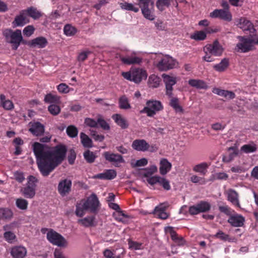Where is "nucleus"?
<instances>
[{
    "instance_id": "nucleus-1",
    "label": "nucleus",
    "mask_w": 258,
    "mask_h": 258,
    "mask_svg": "<svg viewBox=\"0 0 258 258\" xmlns=\"http://www.w3.org/2000/svg\"><path fill=\"white\" fill-rule=\"evenodd\" d=\"M32 149L36 156L38 168L44 176L49 173L64 160L67 148L64 146L59 145L50 149L48 146L35 142Z\"/></svg>"
},
{
    "instance_id": "nucleus-2",
    "label": "nucleus",
    "mask_w": 258,
    "mask_h": 258,
    "mask_svg": "<svg viewBox=\"0 0 258 258\" xmlns=\"http://www.w3.org/2000/svg\"><path fill=\"white\" fill-rule=\"evenodd\" d=\"M238 39L239 42L235 47V50L238 52H248L255 49V45H258V35L248 37L239 36Z\"/></svg>"
},
{
    "instance_id": "nucleus-3",
    "label": "nucleus",
    "mask_w": 258,
    "mask_h": 258,
    "mask_svg": "<svg viewBox=\"0 0 258 258\" xmlns=\"http://www.w3.org/2000/svg\"><path fill=\"white\" fill-rule=\"evenodd\" d=\"M121 75L126 80L136 84H139L143 80L146 79L148 76L146 71L140 68H132L128 72H122Z\"/></svg>"
},
{
    "instance_id": "nucleus-4",
    "label": "nucleus",
    "mask_w": 258,
    "mask_h": 258,
    "mask_svg": "<svg viewBox=\"0 0 258 258\" xmlns=\"http://www.w3.org/2000/svg\"><path fill=\"white\" fill-rule=\"evenodd\" d=\"M3 35L7 41L13 44V49H17L23 40L21 31L17 29L16 31H13L11 29H6L3 31Z\"/></svg>"
},
{
    "instance_id": "nucleus-5",
    "label": "nucleus",
    "mask_w": 258,
    "mask_h": 258,
    "mask_svg": "<svg viewBox=\"0 0 258 258\" xmlns=\"http://www.w3.org/2000/svg\"><path fill=\"white\" fill-rule=\"evenodd\" d=\"M37 178L33 176H29L26 186L20 190L22 194L26 198L32 199L35 195Z\"/></svg>"
},
{
    "instance_id": "nucleus-6",
    "label": "nucleus",
    "mask_w": 258,
    "mask_h": 258,
    "mask_svg": "<svg viewBox=\"0 0 258 258\" xmlns=\"http://www.w3.org/2000/svg\"><path fill=\"white\" fill-rule=\"evenodd\" d=\"M47 238L50 243L59 247H66L68 244L67 240L61 235L53 230L48 232Z\"/></svg>"
},
{
    "instance_id": "nucleus-7",
    "label": "nucleus",
    "mask_w": 258,
    "mask_h": 258,
    "mask_svg": "<svg viewBox=\"0 0 258 258\" xmlns=\"http://www.w3.org/2000/svg\"><path fill=\"white\" fill-rule=\"evenodd\" d=\"M163 106L161 102L157 100H149L147 102L146 106L141 111L146 113L149 117H153L156 113L162 110Z\"/></svg>"
},
{
    "instance_id": "nucleus-8",
    "label": "nucleus",
    "mask_w": 258,
    "mask_h": 258,
    "mask_svg": "<svg viewBox=\"0 0 258 258\" xmlns=\"http://www.w3.org/2000/svg\"><path fill=\"white\" fill-rule=\"evenodd\" d=\"M138 5L141 9L145 18L150 20L154 19V16L152 14L154 3L151 0H139Z\"/></svg>"
},
{
    "instance_id": "nucleus-9",
    "label": "nucleus",
    "mask_w": 258,
    "mask_h": 258,
    "mask_svg": "<svg viewBox=\"0 0 258 258\" xmlns=\"http://www.w3.org/2000/svg\"><path fill=\"white\" fill-rule=\"evenodd\" d=\"M177 65L176 61L169 55L163 56L159 61L157 67L160 71H167L172 69Z\"/></svg>"
},
{
    "instance_id": "nucleus-10",
    "label": "nucleus",
    "mask_w": 258,
    "mask_h": 258,
    "mask_svg": "<svg viewBox=\"0 0 258 258\" xmlns=\"http://www.w3.org/2000/svg\"><path fill=\"white\" fill-rule=\"evenodd\" d=\"M85 207L90 212L95 213L99 206V201L95 194H92L86 200H82Z\"/></svg>"
},
{
    "instance_id": "nucleus-11",
    "label": "nucleus",
    "mask_w": 258,
    "mask_h": 258,
    "mask_svg": "<svg viewBox=\"0 0 258 258\" xmlns=\"http://www.w3.org/2000/svg\"><path fill=\"white\" fill-rule=\"evenodd\" d=\"M204 51L215 56H220L223 53V48L219 42L216 40L212 44L207 45L204 48Z\"/></svg>"
},
{
    "instance_id": "nucleus-12",
    "label": "nucleus",
    "mask_w": 258,
    "mask_h": 258,
    "mask_svg": "<svg viewBox=\"0 0 258 258\" xmlns=\"http://www.w3.org/2000/svg\"><path fill=\"white\" fill-rule=\"evenodd\" d=\"M162 77L166 86V94L169 97H171L172 96V86L176 84V78L165 74H162Z\"/></svg>"
},
{
    "instance_id": "nucleus-13",
    "label": "nucleus",
    "mask_w": 258,
    "mask_h": 258,
    "mask_svg": "<svg viewBox=\"0 0 258 258\" xmlns=\"http://www.w3.org/2000/svg\"><path fill=\"white\" fill-rule=\"evenodd\" d=\"M236 25L244 31H248L251 33H253L255 31L252 23L244 17L237 20Z\"/></svg>"
},
{
    "instance_id": "nucleus-14",
    "label": "nucleus",
    "mask_w": 258,
    "mask_h": 258,
    "mask_svg": "<svg viewBox=\"0 0 258 258\" xmlns=\"http://www.w3.org/2000/svg\"><path fill=\"white\" fill-rule=\"evenodd\" d=\"M29 131L35 136H41L45 131V127L43 124L37 121L31 122L29 124Z\"/></svg>"
},
{
    "instance_id": "nucleus-15",
    "label": "nucleus",
    "mask_w": 258,
    "mask_h": 258,
    "mask_svg": "<svg viewBox=\"0 0 258 258\" xmlns=\"http://www.w3.org/2000/svg\"><path fill=\"white\" fill-rule=\"evenodd\" d=\"M210 16L212 18H219L222 20L226 21H231L232 20V15L229 10H224L223 9H216L210 13Z\"/></svg>"
},
{
    "instance_id": "nucleus-16",
    "label": "nucleus",
    "mask_w": 258,
    "mask_h": 258,
    "mask_svg": "<svg viewBox=\"0 0 258 258\" xmlns=\"http://www.w3.org/2000/svg\"><path fill=\"white\" fill-rule=\"evenodd\" d=\"M120 59L123 63L127 65L140 64L143 60L142 58L138 56L135 52H132L130 55H128L125 57L120 56Z\"/></svg>"
},
{
    "instance_id": "nucleus-17",
    "label": "nucleus",
    "mask_w": 258,
    "mask_h": 258,
    "mask_svg": "<svg viewBox=\"0 0 258 258\" xmlns=\"http://www.w3.org/2000/svg\"><path fill=\"white\" fill-rule=\"evenodd\" d=\"M105 159L108 162L112 163L115 166H117L121 163L124 162L122 156L118 154L112 153L109 152H105L103 153Z\"/></svg>"
},
{
    "instance_id": "nucleus-18",
    "label": "nucleus",
    "mask_w": 258,
    "mask_h": 258,
    "mask_svg": "<svg viewBox=\"0 0 258 258\" xmlns=\"http://www.w3.org/2000/svg\"><path fill=\"white\" fill-rule=\"evenodd\" d=\"M72 181L70 179H64L59 181L58 191L62 196L68 195L71 191Z\"/></svg>"
},
{
    "instance_id": "nucleus-19",
    "label": "nucleus",
    "mask_w": 258,
    "mask_h": 258,
    "mask_svg": "<svg viewBox=\"0 0 258 258\" xmlns=\"http://www.w3.org/2000/svg\"><path fill=\"white\" fill-rule=\"evenodd\" d=\"M245 221L244 218L241 215L234 213L231 214L228 220V222L233 227H241Z\"/></svg>"
},
{
    "instance_id": "nucleus-20",
    "label": "nucleus",
    "mask_w": 258,
    "mask_h": 258,
    "mask_svg": "<svg viewBox=\"0 0 258 258\" xmlns=\"http://www.w3.org/2000/svg\"><path fill=\"white\" fill-rule=\"evenodd\" d=\"M29 22V17L26 15V11L23 10L17 16L13 22L14 27L23 26Z\"/></svg>"
},
{
    "instance_id": "nucleus-21",
    "label": "nucleus",
    "mask_w": 258,
    "mask_h": 258,
    "mask_svg": "<svg viewBox=\"0 0 258 258\" xmlns=\"http://www.w3.org/2000/svg\"><path fill=\"white\" fill-rule=\"evenodd\" d=\"M10 253L13 258H24L27 254V250L23 246H15L11 248Z\"/></svg>"
},
{
    "instance_id": "nucleus-22",
    "label": "nucleus",
    "mask_w": 258,
    "mask_h": 258,
    "mask_svg": "<svg viewBox=\"0 0 258 258\" xmlns=\"http://www.w3.org/2000/svg\"><path fill=\"white\" fill-rule=\"evenodd\" d=\"M132 147L136 151L145 152L149 150L150 145L145 140L138 139L133 141Z\"/></svg>"
},
{
    "instance_id": "nucleus-23",
    "label": "nucleus",
    "mask_w": 258,
    "mask_h": 258,
    "mask_svg": "<svg viewBox=\"0 0 258 258\" xmlns=\"http://www.w3.org/2000/svg\"><path fill=\"white\" fill-rule=\"evenodd\" d=\"M227 151L228 154L223 156L222 160L224 162L229 163L237 155L238 152L236 147L228 148Z\"/></svg>"
},
{
    "instance_id": "nucleus-24",
    "label": "nucleus",
    "mask_w": 258,
    "mask_h": 258,
    "mask_svg": "<svg viewBox=\"0 0 258 258\" xmlns=\"http://www.w3.org/2000/svg\"><path fill=\"white\" fill-rule=\"evenodd\" d=\"M213 93L219 96L224 97L227 99H232L235 97V94L231 91L222 90L219 88H215L212 91Z\"/></svg>"
},
{
    "instance_id": "nucleus-25",
    "label": "nucleus",
    "mask_w": 258,
    "mask_h": 258,
    "mask_svg": "<svg viewBox=\"0 0 258 258\" xmlns=\"http://www.w3.org/2000/svg\"><path fill=\"white\" fill-rule=\"evenodd\" d=\"M116 176V173L115 170L109 169L105 172L94 175V178H99L102 179L110 180L114 178Z\"/></svg>"
},
{
    "instance_id": "nucleus-26",
    "label": "nucleus",
    "mask_w": 258,
    "mask_h": 258,
    "mask_svg": "<svg viewBox=\"0 0 258 258\" xmlns=\"http://www.w3.org/2000/svg\"><path fill=\"white\" fill-rule=\"evenodd\" d=\"M47 43V41L44 37H39L32 40L29 45L33 47L44 48Z\"/></svg>"
},
{
    "instance_id": "nucleus-27",
    "label": "nucleus",
    "mask_w": 258,
    "mask_h": 258,
    "mask_svg": "<svg viewBox=\"0 0 258 258\" xmlns=\"http://www.w3.org/2000/svg\"><path fill=\"white\" fill-rule=\"evenodd\" d=\"M227 199L233 205L239 207V203L238 201V195L237 192L232 189H229L227 191Z\"/></svg>"
},
{
    "instance_id": "nucleus-28",
    "label": "nucleus",
    "mask_w": 258,
    "mask_h": 258,
    "mask_svg": "<svg viewBox=\"0 0 258 258\" xmlns=\"http://www.w3.org/2000/svg\"><path fill=\"white\" fill-rule=\"evenodd\" d=\"M171 166V164L166 159H161L160 162V173L162 175L166 174L170 170Z\"/></svg>"
},
{
    "instance_id": "nucleus-29",
    "label": "nucleus",
    "mask_w": 258,
    "mask_h": 258,
    "mask_svg": "<svg viewBox=\"0 0 258 258\" xmlns=\"http://www.w3.org/2000/svg\"><path fill=\"white\" fill-rule=\"evenodd\" d=\"M112 119L122 128H126L128 124L126 119L119 114H115L112 115Z\"/></svg>"
},
{
    "instance_id": "nucleus-30",
    "label": "nucleus",
    "mask_w": 258,
    "mask_h": 258,
    "mask_svg": "<svg viewBox=\"0 0 258 258\" xmlns=\"http://www.w3.org/2000/svg\"><path fill=\"white\" fill-rule=\"evenodd\" d=\"M13 216V211L7 208H0V220H10Z\"/></svg>"
},
{
    "instance_id": "nucleus-31",
    "label": "nucleus",
    "mask_w": 258,
    "mask_h": 258,
    "mask_svg": "<svg viewBox=\"0 0 258 258\" xmlns=\"http://www.w3.org/2000/svg\"><path fill=\"white\" fill-rule=\"evenodd\" d=\"M157 171V167L156 166L153 165L149 168H147L141 170L140 172V174L143 177L148 178L149 177H151V176L156 172Z\"/></svg>"
},
{
    "instance_id": "nucleus-32",
    "label": "nucleus",
    "mask_w": 258,
    "mask_h": 258,
    "mask_svg": "<svg viewBox=\"0 0 258 258\" xmlns=\"http://www.w3.org/2000/svg\"><path fill=\"white\" fill-rule=\"evenodd\" d=\"M78 222L84 227H92L95 225V217L94 216L87 217L78 220Z\"/></svg>"
},
{
    "instance_id": "nucleus-33",
    "label": "nucleus",
    "mask_w": 258,
    "mask_h": 258,
    "mask_svg": "<svg viewBox=\"0 0 258 258\" xmlns=\"http://www.w3.org/2000/svg\"><path fill=\"white\" fill-rule=\"evenodd\" d=\"M188 84L191 86L197 89H207L208 88L207 84L201 80L191 79L188 81Z\"/></svg>"
},
{
    "instance_id": "nucleus-34",
    "label": "nucleus",
    "mask_w": 258,
    "mask_h": 258,
    "mask_svg": "<svg viewBox=\"0 0 258 258\" xmlns=\"http://www.w3.org/2000/svg\"><path fill=\"white\" fill-rule=\"evenodd\" d=\"M170 230V235L172 239L179 246H182L185 244V241L182 237H179L173 231L171 227L168 228Z\"/></svg>"
},
{
    "instance_id": "nucleus-35",
    "label": "nucleus",
    "mask_w": 258,
    "mask_h": 258,
    "mask_svg": "<svg viewBox=\"0 0 258 258\" xmlns=\"http://www.w3.org/2000/svg\"><path fill=\"white\" fill-rule=\"evenodd\" d=\"M1 104L3 107L6 110H11L14 108L13 102L9 99H6L4 94L0 95Z\"/></svg>"
},
{
    "instance_id": "nucleus-36",
    "label": "nucleus",
    "mask_w": 258,
    "mask_h": 258,
    "mask_svg": "<svg viewBox=\"0 0 258 258\" xmlns=\"http://www.w3.org/2000/svg\"><path fill=\"white\" fill-rule=\"evenodd\" d=\"M24 11H26L28 17L30 16L34 19H37L41 16V13L34 7L29 8Z\"/></svg>"
},
{
    "instance_id": "nucleus-37",
    "label": "nucleus",
    "mask_w": 258,
    "mask_h": 258,
    "mask_svg": "<svg viewBox=\"0 0 258 258\" xmlns=\"http://www.w3.org/2000/svg\"><path fill=\"white\" fill-rule=\"evenodd\" d=\"M208 165L206 162H203L195 165L193 167V170L196 172L200 173L202 175H205L207 172Z\"/></svg>"
},
{
    "instance_id": "nucleus-38",
    "label": "nucleus",
    "mask_w": 258,
    "mask_h": 258,
    "mask_svg": "<svg viewBox=\"0 0 258 258\" xmlns=\"http://www.w3.org/2000/svg\"><path fill=\"white\" fill-rule=\"evenodd\" d=\"M81 142L84 147L86 148H91L93 146L91 139L85 133L80 134Z\"/></svg>"
},
{
    "instance_id": "nucleus-39",
    "label": "nucleus",
    "mask_w": 258,
    "mask_h": 258,
    "mask_svg": "<svg viewBox=\"0 0 258 258\" xmlns=\"http://www.w3.org/2000/svg\"><path fill=\"white\" fill-rule=\"evenodd\" d=\"M160 82V79L155 75H151L148 80V85L151 88H157Z\"/></svg>"
},
{
    "instance_id": "nucleus-40",
    "label": "nucleus",
    "mask_w": 258,
    "mask_h": 258,
    "mask_svg": "<svg viewBox=\"0 0 258 258\" xmlns=\"http://www.w3.org/2000/svg\"><path fill=\"white\" fill-rule=\"evenodd\" d=\"M119 107L122 109H128L131 108L128 98L124 95L119 99Z\"/></svg>"
},
{
    "instance_id": "nucleus-41",
    "label": "nucleus",
    "mask_w": 258,
    "mask_h": 258,
    "mask_svg": "<svg viewBox=\"0 0 258 258\" xmlns=\"http://www.w3.org/2000/svg\"><path fill=\"white\" fill-rule=\"evenodd\" d=\"M228 59L227 58H224L219 63L215 65L213 68L218 72H223L228 67Z\"/></svg>"
},
{
    "instance_id": "nucleus-42",
    "label": "nucleus",
    "mask_w": 258,
    "mask_h": 258,
    "mask_svg": "<svg viewBox=\"0 0 258 258\" xmlns=\"http://www.w3.org/2000/svg\"><path fill=\"white\" fill-rule=\"evenodd\" d=\"M120 5L122 9L133 11L135 13H137L139 11V8L138 7L131 3L124 2L120 3Z\"/></svg>"
},
{
    "instance_id": "nucleus-43",
    "label": "nucleus",
    "mask_w": 258,
    "mask_h": 258,
    "mask_svg": "<svg viewBox=\"0 0 258 258\" xmlns=\"http://www.w3.org/2000/svg\"><path fill=\"white\" fill-rule=\"evenodd\" d=\"M86 211H88V210L85 207V206L82 201L76 205L75 213L77 216H83L85 214Z\"/></svg>"
},
{
    "instance_id": "nucleus-44",
    "label": "nucleus",
    "mask_w": 258,
    "mask_h": 258,
    "mask_svg": "<svg viewBox=\"0 0 258 258\" xmlns=\"http://www.w3.org/2000/svg\"><path fill=\"white\" fill-rule=\"evenodd\" d=\"M44 101L47 103H57L60 101V98L56 95L49 93L45 95Z\"/></svg>"
},
{
    "instance_id": "nucleus-45",
    "label": "nucleus",
    "mask_w": 258,
    "mask_h": 258,
    "mask_svg": "<svg viewBox=\"0 0 258 258\" xmlns=\"http://www.w3.org/2000/svg\"><path fill=\"white\" fill-rule=\"evenodd\" d=\"M16 205L19 209L26 210L28 208V202L24 199L19 198L16 200Z\"/></svg>"
},
{
    "instance_id": "nucleus-46",
    "label": "nucleus",
    "mask_w": 258,
    "mask_h": 258,
    "mask_svg": "<svg viewBox=\"0 0 258 258\" xmlns=\"http://www.w3.org/2000/svg\"><path fill=\"white\" fill-rule=\"evenodd\" d=\"M206 36V33L204 31H196L191 35L190 38L197 41H201L205 39Z\"/></svg>"
},
{
    "instance_id": "nucleus-47",
    "label": "nucleus",
    "mask_w": 258,
    "mask_h": 258,
    "mask_svg": "<svg viewBox=\"0 0 258 258\" xmlns=\"http://www.w3.org/2000/svg\"><path fill=\"white\" fill-rule=\"evenodd\" d=\"M84 157L87 162L91 163L94 162L97 156L93 152L88 150L85 151L84 154Z\"/></svg>"
},
{
    "instance_id": "nucleus-48",
    "label": "nucleus",
    "mask_w": 258,
    "mask_h": 258,
    "mask_svg": "<svg viewBox=\"0 0 258 258\" xmlns=\"http://www.w3.org/2000/svg\"><path fill=\"white\" fill-rule=\"evenodd\" d=\"M172 0H158L156 6L160 11H163L165 7H168Z\"/></svg>"
},
{
    "instance_id": "nucleus-49",
    "label": "nucleus",
    "mask_w": 258,
    "mask_h": 258,
    "mask_svg": "<svg viewBox=\"0 0 258 258\" xmlns=\"http://www.w3.org/2000/svg\"><path fill=\"white\" fill-rule=\"evenodd\" d=\"M5 240L9 243H13L17 241L15 234L11 231L6 232L4 234Z\"/></svg>"
},
{
    "instance_id": "nucleus-50",
    "label": "nucleus",
    "mask_w": 258,
    "mask_h": 258,
    "mask_svg": "<svg viewBox=\"0 0 258 258\" xmlns=\"http://www.w3.org/2000/svg\"><path fill=\"white\" fill-rule=\"evenodd\" d=\"M197 205L200 213L208 211L211 208V205L207 202L202 201Z\"/></svg>"
},
{
    "instance_id": "nucleus-51",
    "label": "nucleus",
    "mask_w": 258,
    "mask_h": 258,
    "mask_svg": "<svg viewBox=\"0 0 258 258\" xmlns=\"http://www.w3.org/2000/svg\"><path fill=\"white\" fill-rule=\"evenodd\" d=\"M67 135L71 138H75L77 136L78 131L77 128L73 125H69L66 130Z\"/></svg>"
},
{
    "instance_id": "nucleus-52",
    "label": "nucleus",
    "mask_w": 258,
    "mask_h": 258,
    "mask_svg": "<svg viewBox=\"0 0 258 258\" xmlns=\"http://www.w3.org/2000/svg\"><path fill=\"white\" fill-rule=\"evenodd\" d=\"M63 31L67 36H70L75 35L77 32V29L72 25L67 24L64 26Z\"/></svg>"
},
{
    "instance_id": "nucleus-53",
    "label": "nucleus",
    "mask_w": 258,
    "mask_h": 258,
    "mask_svg": "<svg viewBox=\"0 0 258 258\" xmlns=\"http://www.w3.org/2000/svg\"><path fill=\"white\" fill-rule=\"evenodd\" d=\"M170 105L176 112H182L183 111V109L179 105L178 99L177 98H172L170 102Z\"/></svg>"
},
{
    "instance_id": "nucleus-54",
    "label": "nucleus",
    "mask_w": 258,
    "mask_h": 258,
    "mask_svg": "<svg viewBox=\"0 0 258 258\" xmlns=\"http://www.w3.org/2000/svg\"><path fill=\"white\" fill-rule=\"evenodd\" d=\"M256 150V147L255 145L247 144L241 147V151L245 153H252L255 152Z\"/></svg>"
},
{
    "instance_id": "nucleus-55",
    "label": "nucleus",
    "mask_w": 258,
    "mask_h": 258,
    "mask_svg": "<svg viewBox=\"0 0 258 258\" xmlns=\"http://www.w3.org/2000/svg\"><path fill=\"white\" fill-rule=\"evenodd\" d=\"M215 238H218L221 240L231 241V239L229 238V235L225 234L221 230H219L215 235Z\"/></svg>"
},
{
    "instance_id": "nucleus-56",
    "label": "nucleus",
    "mask_w": 258,
    "mask_h": 258,
    "mask_svg": "<svg viewBox=\"0 0 258 258\" xmlns=\"http://www.w3.org/2000/svg\"><path fill=\"white\" fill-rule=\"evenodd\" d=\"M158 184L161 185L164 188V189L166 190H169L171 188V186L169 184V181L167 179L163 177H160Z\"/></svg>"
},
{
    "instance_id": "nucleus-57",
    "label": "nucleus",
    "mask_w": 258,
    "mask_h": 258,
    "mask_svg": "<svg viewBox=\"0 0 258 258\" xmlns=\"http://www.w3.org/2000/svg\"><path fill=\"white\" fill-rule=\"evenodd\" d=\"M190 181L194 183H199L200 184H204L206 181L204 178L198 176L196 175H192L190 177Z\"/></svg>"
},
{
    "instance_id": "nucleus-58",
    "label": "nucleus",
    "mask_w": 258,
    "mask_h": 258,
    "mask_svg": "<svg viewBox=\"0 0 258 258\" xmlns=\"http://www.w3.org/2000/svg\"><path fill=\"white\" fill-rule=\"evenodd\" d=\"M48 109L50 113L53 115H57L60 111L59 106L55 104L49 105Z\"/></svg>"
},
{
    "instance_id": "nucleus-59",
    "label": "nucleus",
    "mask_w": 258,
    "mask_h": 258,
    "mask_svg": "<svg viewBox=\"0 0 258 258\" xmlns=\"http://www.w3.org/2000/svg\"><path fill=\"white\" fill-rule=\"evenodd\" d=\"M109 206L111 209L115 210L117 211L119 216H122L123 217H127V215H125L123 211H121L119 206L118 204L114 203H110L109 204Z\"/></svg>"
},
{
    "instance_id": "nucleus-60",
    "label": "nucleus",
    "mask_w": 258,
    "mask_h": 258,
    "mask_svg": "<svg viewBox=\"0 0 258 258\" xmlns=\"http://www.w3.org/2000/svg\"><path fill=\"white\" fill-rule=\"evenodd\" d=\"M99 124L100 126L105 130H108L109 129V124L105 121L104 119L102 118L101 116H99L97 118V124Z\"/></svg>"
},
{
    "instance_id": "nucleus-61",
    "label": "nucleus",
    "mask_w": 258,
    "mask_h": 258,
    "mask_svg": "<svg viewBox=\"0 0 258 258\" xmlns=\"http://www.w3.org/2000/svg\"><path fill=\"white\" fill-rule=\"evenodd\" d=\"M219 209L220 212L224 213L227 215L230 216L234 211L231 209L227 206H219Z\"/></svg>"
},
{
    "instance_id": "nucleus-62",
    "label": "nucleus",
    "mask_w": 258,
    "mask_h": 258,
    "mask_svg": "<svg viewBox=\"0 0 258 258\" xmlns=\"http://www.w3.org/2000/svg\"><path fill=\"white\" fill-rule=\"evenodd\" d=\"M160 177V176H153L147 178L146 180L149 184L153 186L156 184L159 183Z\"/></svg>"
},
{
    "instance_id": "nucleus-63",
    "label": "nucleus",
    "mask_w": 258,
    "mask_h": 258,
    "mask_svg": "<svg viewBox=\"0 0 258 258\" xmlns=\"http://www.w3.org/2000/svg\"><path fill=\"white\" fill-rule=\"evenodd\" d=\"M35 29L32 25H28L23 30V33L27 36H30L33 34Z\"/></svg>"
},
{
    "instance_id": "nucleus-64",
    "label": "nucleus",
    "mask_w": 258,
    "mask_h": 258,
    "mask_svg": "<svg viewBox=\"0 0 258 258\" xmlns=\"http://www.w3.org/2000/svg\"><path fill=\"white\" fill-rule=\"evenodd\" d=\"M85 123L86 125L91 127H96L97 126V121L91 118H86L85 119Z\"/></svg>"
}]
</instances>
